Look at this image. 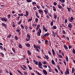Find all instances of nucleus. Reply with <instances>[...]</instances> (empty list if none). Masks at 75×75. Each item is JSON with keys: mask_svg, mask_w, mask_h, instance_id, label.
Returning a JSON list of instances; mask_svg holds the SVG:
<instances>
[{"mask_svg": "<svg viewBox=\"0 0 75 75\" xmlns=\"http://www.w3.org/2000/svg\"><path fill=\"white\" fill-rule=\"evenodd\" d=\"M26 13L27 16H28V14H29V13L28 12V11H26Z\"/></svg>", "mask_w": 75, "mask_h": 75, "instance_id": "31", "label": "nucleus"}, {"mask_svg": "<svg viewBox=\"0 0 75 75\" xmlns=\"http://www.w3.org/2000/svg\"><path fill=\"white\" fill-rule=\"evenodd\" d=\"M0 54H1V55L2 56V57H4V54H3V53L2 52H1Z\"/></svg>", "mask_w": 75, "mask_h": 75, "instance_id": "63", "label": "nucleus"}, {"mask_svg": "<svg viewBox=\"0 0 75 75\" xmlns=\"http://www.w3.org/2000/svg\"><path fill=\"white\" fill-rule=\"evenodd\" d=\"M19 29H18L16 30V32H18V33H19L21 31Z\"/></svg>", "mask_w": 75, "mask_h": 75, "instance_id": "42", "label": "nucleus"}, {"mask_svg": "<svg viewBox=\"0 0 75 75\" xmlns=\"http://www.w3.org/2000/svg\"><path fill=\"white\" fill-rule=\"evenodd\" d=\"M38 65H42V64H41V62H39V64H38Z\"/></svg>", "mask_w": 75, "mask_h": 75, "instance_id": "57", "label": "nucleus"}, {"mask_svg": "<svg viewBox=\"0 0 75 75\" xmlns=\"http://www.w3.org/2000/svg\"><path fill=\"white\" fill-rule=\"evenodd\" d=\"M11 37V35L9 34L8 36H7V38H10Z\"/></svg>", "mask_w": 75, "mask_h": 75, "instance_id": "24", "label": "nucleus"}, {"mask_svg": "<svg viewBox=\"0 0 75 75\" xmlns=\"http://www.w3.org/2000/svg\"><path fill=\"white\" fill-rule=\"evenodd\" d=\"M53 30H55V29H57V27L55 25H54L53 27Z\"/></svg>", "mask_w": 75, "mask_h": 75, "instance_id": "29", "label": "nucleus"}, {"mask_svg": "<svg viewBox=\"0 0 75 75\" xmlns=\"http://www.w3.org/2000/svg\"><path fill=\"white\" fill-rule=\"evenodd\" d=\"M17 71L19 73V74H21V75H23V74H22V73H21V72L19 70H17Z\"/></svg>", "mask_w": 75, "mask_h": 75, "instance_id": "33", "label": "nucleus"}, {"mask_svg": "<svg viewBox=\"0 0 75 75\" xmlns=\"http://www.w3.org/2000/svg\"><path fill=\"white\" fill-rule=\"evenodd\" d=\"M14 22H13L12 23L13 24L12 25H13V27H16V25L14 24Z\"/></svg>", "mask_w": 75, "mask_h": 75, "instance_id": "27", "label": "nucleus"}, {"mask_svg": "<svg viewBox=\"0 0 75 75\" xmlns=\"http://www.w3.org/2000/svg\"><path fill=\"white\" fill-rule=\"evenodd\" d=\"M41 66H42V65H40V64H38V67L39 68H41V69H42V67Z\"/></svg>", "mask_w": 75, "mask_h": 75, "instance_id": "18", "label": "nucleus"}, {"mask_svg": "<svg viewBox=\"0 0 75 75\" xmlns=\"http://www.w3.org/2000/svg\"><path fill=\"white\" fill-rule=\"evenodd\" d=\"M58 8H59V9H61L62 8V7L61 6V5H58Z\"/></svg>", "mask_w": 75, "mask_h": 75, "instance_id": "26", "label": "nucleus"}, {"mask_svg": "<svg viewBox=\"0 0 75 75\" xmlns=\"http://www.w3.org/2000/svg\"><path fill=\"white\" fill-rule=\"evenodd\" d=\"M66 59L67 61H69L68 57L67 56H66Z\"/></svg>", "mask_w": 75, "mask_h": 75, "instance_id": "45", "label": "nucleus"}, {"mask_svg": "<svg viewBox=\"0 0 75 75\" xmlns=\"http://www.w3.org/2000/svg\"><path fill=\"white\" fill-rule=\"evenodd\" d=\"M52 35L54 37H56V35H55V33H54V31H52Z\"/></svg>", "mask_w": 75, "mask_h": 75, "instance_id": "13", "label": "nucleus"}, {"mask_svg": "<svg viewBox=\"0 0 75 75\" xmlns=\"http://www.w3.org/2000/svg\"><path fill=\"white\" fill-rule=\"evenodd\" d=\"M10 17H11V15L10 14H8V18H10Z\"/></svg>", "mask_w": 75, "mask_h": 75, "instance_id": "48", "label": "nucleus"}, {"mask_svg": "<svg viewBox=\"0 0 75 75\" xmlns=\"http://www.w3.org/2000/svg\"><path fill=\"white\" fill-rule=\"evenodd\" d=\"M15 40H16V41H18V38H17V36L16 35L15 36Z\"/></svg>", "mask_w": 75, "mask_h": 75, "instance_id": "20", "label": "nucleus"}, {"mask_svg": "<svg viewBox=\"0 0 75 75\" xmlns=\"http://www.w3.org/2000/svg\"><path fill=\"white\" fill-rule=\"evenodd\" d=\"M30 39H29V38L26 39V41H30Z\"/></svg>", "mask_w": 75, "mask_h": 75, "instance_id": "56", "label": "nucleus"}, {"mask_svg": "<svg viewBox=\"0 0 75 75\" xmlns=\"http://www.w3.org/2000/svg\"><path fill=\"white\" fill-rule=\"evenodd\" d=\"M43 31H45V32H47L48 31V29H46V28L45 27V26L44 25H43Z\"/></svg>", "mask_w": 75, "mask_h": 75, "instance_id": "5", "label": "nucleus"}, {"mask_svg": "<svg viewBox=\"0 0 75 75\" xmlns=\"http://www.w3.org/2000/svg\"><path fill=\"white\" fill-rule=\"evenodd\" d=\"M27 37L28 38L31 39V37L30 36V35L29 34H27Z\"/></svg>", "mask_w": 75, "mask_h": 75, "instance_id": "17", "label": "nucleus"}, {"mask_svg": "<svg viewBox=\"0 0 75 75\" xmlns=\"http://www.w3.org/2000/svg\"><path fill=\"white\" fill-rule=\"evenodd\" d=\"M65 23L66 24V23H67V19H65Z\"/></svg>", "mask_w": 75, "mask_h": 75, "instance_id": "59", "label": "nucleus"}, {"mask_svg": "<svg viewBox=\"0 0 75 75\" xmlns=\"http://www.w3.org/2000/svg\"><path fill=\"white\" fill-rule=\"evenodd\" d=\"M36 51H37L38 52H40V50H39V49H38V48H37L36 49Z\"/></svg>", "mask_w": 75, "mask_h": 75, "instance_id": "61", "label": "nucleus"}, {"mask_svg": "<svg viewBox=\"0 0 75 75\" xmlns=\"http://www.w3.org/2000/svg\"><path fill=\"white\" fill-rule=\"evenodd\" d=\"M12 49L13 52H14V53H16V50H15V49L13 48H12Z\"/></svg>", "mask_w": 75, "mask_h": 75, "instance_id": "38", "label": "nucleus"}, {"mask_svg": "<svg viewBox=\"0 0 75 75\" xmlns=\"http://www.w3.org/2000/svg\"><path fill=\"white\" fill-rule=\"evenodd\" d=\"M64 47L65 50H68V47H67V46L65 45H64Z\"/></svg>", "mask_w": 75, "mask_h": 75, "instance_id": "30", "label": "nucleus"}, {"mask_svg": "<svg viewBox=\"0 0 75 75\" xmlns=\"http://www.w3.org/2000/svg\"><path fill=\"white\" fill-rule=\"evenodd\" d=\"M28 67L29 69V70H32V69H33V68H31V67H30V66H29V65H28Z\"/></svg>", "mask_w": 75, "mask_h": 75, "instance_id": "23", "label": "nucleus"}, {"mask_svg": "<svg viewBox=\"0 0 75 75\" xmlns=\"http://www.w3.org/2000/svg\"><path fill=\"white\" fill-rule=\"evenodd\" d=\"M38 18H37L35 19V21L37 23H38Z\"/></svg>", "mask_w": 75, "mask_h": 75, "instance_id": "40", "label": "nucleus"}, {"mask_svg": "<svg viewBox=\"0 0 75 75\" xmlns=\"http://www.w3.org/2000/svg\"><path fill=\"white\" fill-rule=\"evenodd\" d=\"M54 18L55 19H56L57 18V15H56V14H55L54 15Z\"/></svg>", "mask_w": 75, "mask_h": 75, "instance_id": "39", "label": "nucleus"}, {"mask_svg": "<svg viewBox=\"0 0 75 75\" xmlns=\"http://www.w3.org/2000/svg\"><path fill=\"white\" fill-rule=\"evenodd\" d=\"M27 52L28 55H31V52H30L29 50H28Z\"/></svg>", "mask_w": 75, "mask_h": 75, "instance_id": "12", "label": "nucleus"}, {"mask_svg": "<svg viewBox=\"0 0 75 75\" xmlns=\"http://www.w3.org/2000/svg\"><path fill=\"white\" fill-rule=\"evenodd\" d=\"M20 18V16H19L17 18V20H19V19Z\"/></svg>", "mask_w": 75, "mask_h": 75, "instance_id": "58", "label": "nucleus"}, {"mask_svg": "<svg viewBox=\"0 0 75 75\" xmlns=\"http://www.w3.org/2000/svg\"><path fill=\"white\" fill-rule=\"evenodd\" d=\"M74 72H75V68H72V70L71 72L72 74H74Z\"/></svg>", "mask_w": 75, "mask_h": 75, "instance_id": "16", "label": "nucleus"}, {"mask_svg": "<svg viewBox=\"0 0 75 75\" xmlns=\"http://www.w3.org/2000/svg\"><path fill=\"white\" fill-rule=\"evenodd\" d=\"M36 74H37L38 75H42V74H40V73L39 72H38L37 71H36Z\"/></svg>", "mask_w": 75, "mask_h": 75, "instance_id": "32", "label": "nucleus"}, {"mask_svg": "<svg viewBox=\"0 0 75 75\" xmlns=\"http://www.w3.org/2000/svg\"><path fill=\"white\" fill-rule=\"evenodd\" d=\"M45 44H47V43H48V40H46L45 41Z\"/></svg>", "mask_w": 75, "mask_h": 75, "instance_id": "64", "label": "nucleus"}, {"mask_svg": "<svg viewBox=\"0 0 75 75\" xmlns=\"http://www.w3.org/2000/svg\"><path fill=\"white\" fill-rule=\"evenodd\" d=\"M1 20H2V21H5V22H7V21L8 19L7 18L5 17L4 18H1Z\"/></svg>", "mask_w": 75, "mask_h": 75, "instance_id": "1", "label": "nucleus"}, {"mask_svg": "<svg viewBox=\"0 0 75 75\" xmlns=\"http://www.w3.org/2000/svg\"><path fill=\"white\" fill-rule=\"evenodd\" d=\"M62 33L63 34H67V33L65 32V31L64 30H62Z\"/></svg>", "mask_w": 75, "mask_h": 75, "instance_id": "28", "label": "nucleus"}, {"mask_svg": "<svg viewBox=\"0 0 75 75\" xmlns=\"http://www.w3.org/2000/svg\"><path fill=\"white\" fill-rule=\"evenodd\" d=\"M27 3H30L32 1L31 0H26Z\"/></svg>", "mask_w": 75, "mask_h": 75, "instance_id": "34", "label": "nucleus"}, {"mask_svg": "<svg viewBox=\"0 0 75 75\" xmlns=\"http://www.w3.org/2000/svg\"><path fill=\"white\" fill-rule=\"evenodd\" d=\"M2 26H3V27H4L5 28H7V25H6V24L4 23H2Z\"/></svg>", "mask_w": 75, "mask_h": 75, "instance_id": "10", "label": "nucleus"}, {"mask_svg": "<svg viewBox=\"0 0 75 75\" xmlns=\"http://www.w3.org/2000/svg\"><path fill=\"white\" fill-rule=\"evenodd\" d=\"M38 12L39 13L41 14V15H43V14H44V12L41 9H39L38 10Z\"/></svg>", "mask_w": 75, "mask_h": 75, "instance_id": "4", "label": "nucleus"}, {"mask_svg": "<svg viewBox=\"0 0 75 75\" xmlns=\"http://www.w3.org/2000/svg\"><path fill=\"white\" fill-rule=\"evenodd\" d=\"M62 25L63 26V27H65V25L64 23L62 24Z\"/></svg>", "mask_w": 75, "mask_h": 75, "instance_id": "54", "label": "nucleus"}, {"mask_svg": "<svg viewBox=\"0 0 75 75\" xmlns=\"http://www.w3.org/2000/svg\"><path fill=\"white\" fill-rule=\"evenodd\" d=\"M33 46H34V48H36V49L37 48H38V47L36 45H35V44L33 45Z\"/></svg>", "mask_w": 75, "mask_h": 75, "instance_id": "25", "label": "nucleus"}, {"mask_svg": "<svg viewBox=\"0 0 75 75\" xmlns=\"http://www.w3.org/2000/svg\"><path fill=\"white\" fill-rule=\"evenodd\" d=\"M68 19L69 21L71 22H72V21L74 20V18L72 17H71L70 18H68Z\"/></svg>", "mask_w": 75, "mask_h": 75, "instance_id": "3", "label": "nucleus"}, {"mask_svg": "<svg viewBox=\"0 0 75 75\" xmlns=\"http://www.w3.org/2000/svg\"><path fill=\"white\" fill-rule=\"evenodd\" d=\"M57 3H56V2H54V3L53 4H54V6H56V5H57Z\"/></svg>", "mask_w": 75, "mask_h": 75, "instance_id": "60", "label": "nucleus"}, {"mask_svg": "<svg viewBox=\"0 0 75 75\" xmlns=\"http://www.w3.org/2000/svg\"><path fill=\"white\" fill-rule=\"evenodd\" d=\"M68 27H69V28H71L72 27V24L71 23H69L68 24Z\"/></svg>", "mask_w": 75, "mask_h": 75, "instance_id": "9", "label": "nucleus"}, {"mask_svg": "<svg viewBox=\"0 0 75 75\" xmlns=\"http://www.w3.org/2000/svg\"><path fill=\"white\" fill-rule=\"evenodd\" d=\"M73 53H74V54H75V50L74 49V48L73 49Z\"/></svg>", "mask_w": 75, "mask_h": 75, "instance_id": "46", "label": "nucleus"}, {"mask_svg": "<svg viewBox=\"0 0 75 75\" xmlns=\"http://www.w3.org/2000/svg\"><path fill=\"white\" fill-rule=\"evenodd\" d=\"M57 67L58 69H59V70H61V69H60V67H59V65H57Z\"/></svg>", "mask_w": 75, "mask_h": 75, "instance_id": "50", "label": "nucleus"}, {"mask_svg": "<svg viewBox=\"0 0 75 75\" xmlns=\"http://www.w3.org/2000/svg\"><path fill=\"white\" fill-rule=\"evenodd\" d=\"M21 27H22V29H24V27L23 26V25H22V24H21Z\"/></svg>", "mask_w": 75, "mask_h": 75, "instance_id": "43", "label": "nucleus"}, {"mask_svg": "<svg viewBox=\"0 0 75 75\" xmlns=\"http://www.w3.org/2000/svg\"><path fill=\"white\" fill-rule=\"evenodd\" d=\"M43 67H45V68H47V66L46 65H44L43 66Z\"/></svg>", "mask_w": 75, "mask_h": 75, "instance_id": "62", "label": "nucleus"}, {"mask_svg": "<svg viewBox=\"0 0 75 75\" xmlns=\"http://www.w3.org/2000/svg\"><path fill=\"white\" fill-rule=\"evenodd\" d=\"M53 10L54 11H57V10H56V8H55V7L54 6H53Z\"/></svg>", "mask_w": 75, "mask_h": 75, "instance_id": "21", "label": "nucleus"}, {"mask_svg": "<svg viewBox=\"0 0 75 75\" xmlns=\"http://www.w3.org/2000/svg\"><path fill=\"white\" fill-rule=\"evenodd\" d=\"M55 71H56V72H57V73H58V70L57 69H54Z\"/></svg>", "mask_w": 75, "mask_h": 75, "instance_id": "49", "label": "nucleus"}, {"mask_svg": "<svg viewBox=\"0 0 75 75\" xmlns=\"http://www.w3.org/2000/svg\"><path fill=\"white\" fill-rule=\"evenodd\" d=\"M45 57L46 59H49V57H48V55H45Z\"/></svg>", "mask_w": 75, "mask_h": 75, "instance_id": "22", "label": "nucleus"}, {"mask_svg": "<svg viewBox=\"0 0 75 75\" xmlns=\"http://www.w3.org/2000/svg\"><path fill=\"white\" fill-rule=\"evenodd\" d=\"M58 57H59V58H62L63 57L62 56V55H61L60 54H59L58 56Z\"/></svg>", "mask_w": 75, "mask_h": 75, "instance_id": "37", "label": "nucleus"}, {"mask_svg": "<svg viewBox=\"0 0 75 75\" xmlns=\"http://www.w3.org/2000/svg\"><path fill=\"white\" fill-rule=\"evenodd\" d=\"M50 25L51 26H52L54 25V23H53V21H52L50 23Z\"/></svg>", "mask_w": 75, "mask_h": 75, "instance_id": "41", "label": "nucleus"}, {"mask_svg": "<svg viewBox=\"0 0 75 75\" xmlns=\"http://www.w3.org/2000/svg\"><path fill=\"white\" fill-rule=\"evenodd\" d=\"M25 45L27 47H30V45L29 43H27L25 44Z\"/></svg>", "mask_w": 75, "mask_h": 75, "instance_id": "15", "label": "nucleus"}, {"mask_svg": "<svg viewBox=\"0 0 75 75\" xmlns=\"http://www.w3.org/2000/svg\"><path fill=\"white\" fill-rule=\"evenodd\" d=\"M67 10H68V11L70 13H71V12H70V8L67 7Z\"/></svg>", "mask_w": 75, "mask_h": 75, "instance_id": "36", "label": "nucleus"}, {"mask_svg": "<svg viewBox=\"0 0 75 75\" xmlns=\"http://www.w3.org/2000/svg\"><path fill=\"white\" fill-rule=\"evenodd\" d=\"M52 63L53 64V65H55V62L53 60H52Z\"/></svg>", "mask_w": 75, "mask_h": 75, "instance_id": "35", "label": "nucleus"}, {"mask_svg": "<svg viewBox=\"0 0 75 75\" xmlns=\"http://www.w3.org/2000/svg\"><path fill=\"white\" fill-rule=\"evenodd\" d=\"M44 12H45V14H47L48 13V9L45 8V10H44Z\"/></svg>", "mask_w": 75, "mask_h": 75, "instance_id": "7", "label": "nucleus"}, {"mask_svg": "<svg viewBox=\"0 0 75 75\" xmlns=\"http://www.w3.org/2000/svg\"><path fill=\"white\" fill-rule=\"evenodd\" d=\"M0 48H1V50H3V47L2 46H0Z\"/></svg>", "mask_w": 75, "mask_h": 75, "instance_id": "53", "label": "nucleus"}, {"mask_svg": "<svg viewBox=\"0 0 75 75\" xmlns=\"http://www.w3.org/2000/svg\"><path fill=\"white\" fill-rule=\"evenodd\" d=\"M65 74L66 75H69V70L67 69L65 72Z\"/></svg>", "mask_w": 75, "mask_h": 75, "instance_id": "8", "label": "nucleus"}, {"mask_svg": "<svg viewBox=\"0 0 75 75\" xmlns=\"http://www.w3.org/2000/svg\"><path fill=\"white\" fill-rule=\"evenodd\" d=\"M52 51L53 52V55L54 56H55V51H54V49H52Z\"/></svg>", "mask_w": 75, "mask_h": 75, "instance_id": "14", "label": "nucleus"}, {"mask_svg": "<svg viewBox=\"0 0 75 75\" xmlns=\"http://www.w3.org/2000/svg\"><path fill=\"white\" fill-rule=\"evenodd\" d=\"M21 21H22V20H21L18 23V24H20L21 23Z\"/></svg>", "mask_w": 75, "mask_h": 75, "instance_id": "44", "label": "nucleus"}, {"mask_svg": "<svg viewBox=\"0 0 75 75\" xmlns=\"http://www.w3.org/2000/svg\"><path fill=\"white\" fill-rule=\"evenodd\" d=\"M36 7L38 9H40V7L38 5H37Z\"/></svg>", "mask_w": 75, "mask_h": 75, "instance_id": "47", "label": "nucleus"}, {"mask_svg": "<svg viewBox=\"0 0 75 75\" xmlns=\"http://www.w3.org/2000/svg\"><path fill=\"white\" fill-rule=\"evenodd\" d=\"M18 47L20 48H23V46L21 45L20 44H19L18 45Z\"/></svg>", "mask_w": 75, "mask_h": 75, "instance_id": "19", "label": "nucleus"}, {"mask_svg": "<svg viewBox=\"0 0 75 75\" xmlns=\"http://www.w3.org/2000/svg\"><path fill=\"white\" fill-rule=\"evenodd\" d=\"M37 33L38 36H40V34L41 33V30L40 29H39V30H38L37 32Z\"/></svg>", "mask_w": 75, "mask_h": 75, "instance_id": "2", "label": "nucleus"}, {"mask_svg": "<svg viewBox=\"0 0 75 75\" xmlns=\"http://www.w3.org/2000/svg\"><path fill=\"white\" fill-rule=\"evenodd\" d=\"M38 61H36V62H35V64H36V65H38Z\"/></svg>", "mask_w": 75, "mask_h": 75, "instance_id": "51", "label": "nucleus"}, {"mask_svg": "<svg viewBox=\"0 0 75 75\" xmlns=\"http://www.w3.org/2000/svg\"><path fill=\"white\" fill-rule=\"evenodd\" d=\"M32 18H33L32 17L31 18L29 19L28 20V21H31L32 20H33V19Z\"/></svg>", "mask_w": 75, "mask_h": 75, "instance_id": "55", "label": "nucleus"}, {"mask_svg": "<svg viewBox=\"0 0 75 75\" xmlns=\"http://www.w3.org/2000/svg\"><path fill=\"white\" fill-rule=\"evenodd\" d=\"M33 5H34V4H36V3L35 2H33L32 3Z\"/></svg>", "mask_w": 75, "mask_h": 75, "instance_id": "52", "label": "nucleus"}, {"mask_svg": "<svg viewBox=\"0 0 75 75\" xmlns=\"http://www.w3.org/2000/svg\"><path fill=\"white\" fill-rule=\"evenodd\" d=\"M43 73L44 74H45V75L47 74V71H46V70H43Z\"/></svg>", "mask_w": 75, "mask_h": 75, "instance_id": "11", "label": "nucleus"}, {"mask_svg": "<svg viewBox=\"0 0 75 75\" xmlns=\"http://www.w3.org/2000/svg\"><path fill=\"white\" fill-rule=\"evenodd\" d=\"M49 35H50V33H46L44 35H43V38H44V37H47Z\"/></svg>", "mask_w": 75, "mask_h": 75, "instance_id": "6", "label": "nucleus"}]
</instances>
